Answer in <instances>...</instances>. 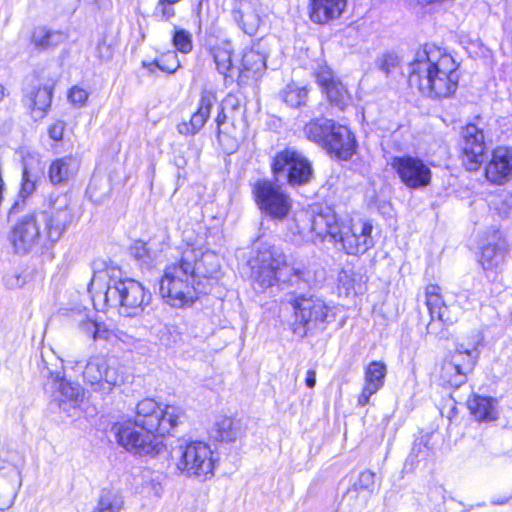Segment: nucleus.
Here are the masks:
<instances>
[{
    "label": "nucleus",
    "instance_id": "nucleus-27",
    "mask_svg": "<svg viewBox=\"0 0 512 512\" xmlns=\"http://www.w3.org/2000/svg\"><path fill=\"white\" fill-rule=\"evenodd\" d=\"M367 277L354 269H342L338 274V289L345 296L362 294Z\"/></svg>",
    "mask_w": 512,
    "mask_h": 512
},
{
    "label": "nucleus",
    "instance_id": "nucleus-16",
    "mask_svg": "<svg viewBox=\"0 0 512 512\" xmlns=\"http://www.w3.org/2000/svg\"><path fill=\"white\" fill-rule=\"evenodd\" d=\"M272 171L276 182L287 181L291 186L305 184L312 177L310 162H273Z\"/></svg>",
    "mask_w": 512,
    "mask_h": 512
},
{
    "label": "nucleus",
    "instance_id": "nucleus-48",
    "mask_svg": "<svg viewBox=\"0 0 512 512\" xmlns=\"http://www.w3.org/2000/svg\"><path fill=\"white\" fill-rule=\"evenodd\" d=\"M274 160H307L306 157L294 147H285L277 152Z\"/></svg>",
    "mask_w": 512,
    "mask_h": 512
},
{
    "label": "nucleus",
    "instance_id": "nucleus-55",
    "mask_svg": "<svg viewBox=\"0 0 512 512\" xmlns=\"http://www.w3.org/2000/svg\"><path fill=\"white\" fill-rule=\"evenodd\" d=\"M491 160H512V147L499 146L495 148Z\"/></svg>",
    "mask_w": 512,
    "mask_h": 512
},
{
    "label": "nucleus",
    "instance_id": "nucleus-47",
    "mask_svg": "<svg viewBox=\"0 0 512 512\" xmlns=\"http://www.w3.org/2000/svg\"><path fill=\"white\" fill-rule=\"evenodd\" d=\"M173 5L174 4L159 0L154 11V16L161 21H168L175 15V10L172 7Z\"/></svg>",
    "mask_w": 512,
    "mask_h": 512
},
{
    "label": "nucleus",
    "instance_id": "nucleus-36",
    "mask_svg": "<svg viewBox=\"0 0 512 512\" xmlns=\"http://www.w3.org/2000/svg\"><path fill=\"white\" fill-rule=\"evenodd\" d=\"M308 90L292 82L281 91L280 97L284 103L292 108H298L307 102Z\"/></svg>",
    "mask_w": 512,
    "mask_h": 512
},
{
    "label": "nucleus",
    "instance_id": "nucleus-8",
    "mask_svg": "<svg viewBox=\"0 0 512 512\" xmlns=\"http://www.w3.org/2000/svg\"><path fill=\"white\" fill-rule=\"evenodd\" d=\"M42 365L43 388L49 395L51 404L67 415H72L83 401L84 389L78 383L67 380L62 367L55 369L50 367L44 356H42Z\"/></svg>",
    "mask_w": 512,
    "mask_h": 512
},
{
    "label": "nucleus",
    "instance_id": "nucleus-28",
    "mask_svg": "<svg viewBox=\"0 0 512 512\" xmlns=\"http://www.w3.org/2000/svg\"><path fill=\"white\" fill-rule=\"evenodd\" d=\"M214 437L219 441L232 442L241 434V423L228 416H220L213 426Z\"/></svg>",
    "mask_w": 512,
    "mask_h": 512
},
{
    "label": "nucleus",
    "instance_id": "nucleus-41",
    "mask_svg": "<svg viewBox=\"0 0 512 512\" xmlns=\"http://www.w3.org/2000/svg\"><path fill=\"white\" fill-rule=\"evenodd\" d=\"M375 486V473L370 470L361 472L357 480L353 483L352 489L355 491L372 492Z\"/></svg>",
    "mask_w": 512,
    "mask_h": 512
},
{
    "label": "nucleus",
    "instance_id": "nucleus-56",
    "mask_svg": "<svg viewBox=\"0 0 512 512\" xmlns=\"http://www.w3.org/2000/svg\"><path fill=\"white\" fill-rule=\"evenodd\" d=\"M226 119H227V111H223V109L221 108V112H219L216 117V124H217V129H218V139L221 143L223 142L222 133L225 135V132L222 131V126L225 124Z\"/></svg>",
    "mask_w": 512,
    "mask_h": 512
},
{
    "label": "nucleus",
    "instance_id": "nucleus-17",
    "mask_svg": "<svg viewBox=\"0 0 512 512\" xmlns=\"http://www.w3.org/2000/svg\"><path fill=\"white\" fill-rule=\"evenodd\" d=\"M215 102L216 96L212 91H202L197 111L188 122L178 124V132L183 135H195L199 132L210 117L211 109Z\"/></svg>",
    "mask_w": 512,
    "mask_h": 512
},
{
    "label": "nucleus",
    "instance_id": "nucleus-35",
    "mask_svg": "<svg viewBox=\"0 0 512 512\" xmlns=\"http://www.w3.org/2000/svg\"><path fill=\"white\" fill-rule=\"evenodd\" d=\"M485 175L488 181L502 184L512 178V162H487Z\"/></svg>",
    "mask_w": 512,
    "mask_h": 512
},
{
    "label": "nucleus",
    "instance_id": "nucleus-20",
    "mask_svg": "<svg viewBox=\"0 0 512 512\" xmlns=\"http://www.w3.org/2000/svg\"><path fill=\"white\" fill-rule=\"evenodd\" d=\"M309 232L312 234L311 240H323L326 236H330L334 241L339 235L341 221H338L335 213L331 210L312 215L309 218Z\"/></svg>",
    "mask_w": 512,
    "mask_h": 512
},
{
    "label": "nucleus",
    "instance_id": "nucleus-61",
    "mask_svg": "<svg viewBox=\"0 0 512 512\" xmlns=\"http://www.w3.org/2000/svg\"><path fill=\"white\" fill-rule=\"evenodd\" d=\"M443 1L444 0H418V2L423 5H428V4H433V3H441Z\"/></svg>",
    "mask_w": 512,
    "mask_h": 512
},
{
    "label": "nucleus",
    "instance_id": "nucleus-23",
    "mask_svg": "<svg viewBox=\"0 0 512 512\" xmlns=\"http://www.w3.org/2000/svg\"><path fill=\"white\" fill-rule=\"evenodd\" d=\"M310 19L317 24H326L338 19L346 10L347 0H310Z\"/></svg>",
    "mask_w": 512,
    "mask_h": 512
},
{
    "label": "nucleus",
    "instance_id": "nucleus-18",
    "mask_svg": "<svg viewBox=\"0 0 512 512\" xmlns=\"http://www.w3.org/2000/svg\"><path fill=\"white\" fill-rule=\"evenodd\" d=\"M387 374V367L381 361H372L364 371V386L358 396V405L365 406L372 395L376 394L383 386Z\"/></svg>",
    "mask_w": 512,
    "mask_h": 512
},
{
    "label": "nucleus",
    "instance_id": "nucleus-26",
    "mask_svg": "<svg viewBox=\"0 0 512 512\" xmlns=\"http://www.w3.org/2000/svg\"><path fill=\"white\" fill-rule=\"evenodd\" d=\"M347 133L348 136L345 137H333V133H330L324 148L330 157H336L339 160H348L352 157L356 148V141L348 127Z\"/></svg>",
    "mask_w": 512,
    "mask_h": 512
},
{
    "label": "nucleus",
    "instance_id": "nucleus-59",
    "mask_svg": "<svg viewBox=\"0 0 512 512\" xmlns=\"http://www.w3.org/2000/svg\"><path fill=\"white\" fill-rule=\"evenodd\" d=\"M305 382L307 387L313 388L316 384V372L313 369H310L306 373Z\"/></svg>",
    "mask_w": 512,
    "mask_h": 512
},
{
    "label": "nucleus",
    "instance_id": "nucleus-63",
    "mask_svg": "<svg viewBox=\"0 0 512 512\" xmlns=\"http://www.w3.org/2000/svg\"><path fill=\"white\" fill-rule=\"evenodd\" d=\"M393 160H398V161H401V160H417L416 158H412V157H407V158H403V157H394Z\"/></svg>",
    "mask_w": 512,
    "mask_h": 512
},
{
    "label": "nucleus",
    "instance_id": "nucleus-54",
    "mask_svg": "<svg viewBox=\"0 0 512 512\" xmlns=\"http://www.w3.org/2000/svg\"><path fill=\"white\" fill-rule=\"evenodd\" d=\"M96 57L100 61H108L112 57V51L108 44L105 41H101L96 46Z\"/></svg>",
    "mask_w": 512,
    "mask_h": 512
},
{
    "label": "nucleus",
    "instance_id": "nucleus-46",
    "mask_svg": "<svg viewBox=\"0 0 512 512\" xmlns=\"http://www.w3.org/2000/svg\"><path fill=\"white\" fill-rule=\"evenodd\" d=\"M88 97L89 93L79 86H73L68 93V100L72 105L77 107L85 106Z\"/></svg>",
    "mask_w": 512,
    "mask_h": 512
},
{
    "label": "nucleus",
    "instance_id": "nucleus-10",
    "mask_svg": "<svg viewBox=\"0 0 512 512\" xmlns=\"http://www.w3.org/2000/svg\"><path fill=\"white\" fill-rule=\"evenodd\" d=\"M280 182L258 180L253 185V195L261 213L275 221L284 220L292 210L293 201Z\"/></svg>",
    "mask_w": 512,
    "mask_h": 512
},
{
    "label": "nucleus",
    "instance_id": "nucleus-34",
    "mask_svg": "<svg viewBox=\"0 0 512 512\" xmlns=\"http://www.w3.org/2000/svg\"><path fill=\"white\" fill-rule=\"evenodd\" d=\"M242 67L239 77L244 73L259 74L266 68V55L258 50L250 49L243 54Z\"/></svg>",
    "mask_w": 512,
    "mask_h": 512
},
{
    "label": "nucleus",
    "instance_id": "nucleus-31",
    "mask_svg": "<svg viewBox=\"0 0 512 512\" xmlns=\"http://www.w3.org/2000/svg\"><path fill=\"white\" fill-rule=\"evenodd\" d=\"M64 33L46 27H36L31 36V43L36 49L47 50L58 46L65 40Z\"/></svg>",
    "mask_w": 512,
    "mask_h": 512
},
{
    "label": "nucleus",
    "instance_id": "nucleus-11",
    "mask_svg": "<svg viewBox=\"0 0 512 512\" xmlns=\"http://www.w3.org/2000/svg\"><path fill=\"white\" fill-rule=\"evenodd\" d=\"M373 225L369 219L350 217L341 220L336 242L349 255H362L374 246Z\"/></svg>",
    "mask_w": 512,
    "mask_h": 512
},
{
    "label": "nucleus",
    "instance_id": "nucleus-25",
    "mask_svg": "<svg viewBox=\"0 0 512 512\" xmlns=\"http://www.w3.org/2000/svg\"><path fill=\"white\" fill-rule=\"evenodd\" d=\"M462 151L467 160H478L486 149L484 133L475 124H468L462 131Z\"/></svg>",
    "mask_w": 512,
    "mask_h": 512
},
{
    "label": "nucleus",
    "instance_id": "nucleus-37",
    "mask_svg": "<svg viewBox=\"0 0 512 512\" xmlns=\"http://www.w3.org/2000/svg\"><path fill=\"white\" fill-rule=\"evenodd\" d=\"M324 92L330 103L340 110H344L350 103L351 97L346 87L340 81L330 83Z\"/></svg>",
    "mask_w": 512,
    "mask_h": 512
},
{
    "label": "nucleus",
    "instance_id": "nucleus-42",
    "mask_svg": "<svg viewBox=\"0 0 512 512\" xmlns=\"http://www.w3.org/2000/svg\"><path fill=\"white\" fill-rule=\"evenodd\" d=\"M376 65L385 75H389L399 65V58L393 53L381 55L376 60Z\"/></svg>",
    "mask_w": 512,
    "mask_h": 512
},
{
    "label": "nucleus",
    "instance_id": "nucleus-12",
    "mask_svg": "<svg viewBox=\"0 0 512 512\" xmlns=\"http://www.w3.org/2000/svg\"><path fill=\"white\" fill-rule=\"evenodd\" d=\"M84 382L97 393L107 395L120 385L122 377L105 356L90 357L82 372Z\"/></svg>",
    "mask_w": 512,
    "mask_h": 512
},
{
    "label": "nucleus",
    "instance_id": "nucleus-39",
    "mask_svg": "<svg viewBox=\"0 0 512 512\" xmlns=\"http://www.w3.org/2000/svg\"><path fill=\"white\" fill-rule=\"evenodd\" d=\"M73 173L69 162H51L49 168V178L53 184H59L66 181Z\"/></svg>",
    "mask_w": 512,
    "mask_h": 512
},
{
    "label": "nucleus",
    "instance_id": "nucleus-3",
    "mask_svg": "<svg viewBox=\"0 0 512 512\" xmlns=\"http://www.w3.org/2000/svg\"><path fill=\"white\" fill-rule=\"evenodd\" d=\"M458 64L444 49L425 45L409 64L408 83L422 95L440 99L454 94L459 82Z\"/></svg>",
    "mask_w": 512,
    "mask_h": 512
},
{
    "label": "nucleus",
    "instance_id": "nucleus-62",
    "mask_svg": "<svg viewBox=\"0 0 512 512\" xmlns=\"http://www.w3.org/2000/svg\"><path fill=\"white\" fill-rule=\"evenodd\" d=\"M469 163V166H467V169L469 170H472V169H476V165L479 163V162H474V161H471V162H468Z\"/></svg>",
    "mask_w": 512,
    "mask_h": 512
},
{
    "label": "nucleus",
    "instance_id": "nucleus-43",
    "mask_svg": "<svg viewBox=\"0 0 512 512\" xmlns=\"http://www.w3.org/2000/svg\"><path fill=\"white\" fill-rule=\"evenodd\" d=\"M37 177L32 175L27 167L23 168L20 196L25 199L36 189Z\"/></svg>",
    "mask_w": 512,
    "mask_h": 512
},
{
    "label": "nucleus",
    "instance_id": "nucleus-45",
    "mask_svg": "<svg viewBox=\"0 0 512 512\" xmlns=\"http://www.w3.org/2000/svg\"><path fill=\"white\" fill-rule=\"evenodd\" d=\"M174 46L182 53H188L192 49L191 36L184 30H178L173 36Z\"/></svg>",
    "mask_w": 512,
    "mask_h": 512
},
{
    "label": "nucleus",
    "instance_id": "nucleus-6",
    "mask_svg": "<svg viewBox=\"0 0 512 512\" xmlns=\"http://www.w3.org/2000/svg\"><path fill=\"white\" fill-rule=\"evenodd\" d=\"M192 250H183L179 261L167 265L159 282V294L173 308L192 306L198 299L195 285L196 264L191 262Z\"/></svg>",
    "mask_w": 512,
    "mask_h": 512
},
{
    "label": "nucleus",
    "instance_id": "nucleus-57",
    "mask_svg": "<svg viewBox=\"0 0 512 512\" xmlns=\"http://www.w3.org/2000/svg\"><path fill=\"white\" fill-rule=\"evenodd\" d=\"M148 487L149 489L151 490V492L153 493V495L157 498H161L162 495H163V486L162 484L156 480V479H151L149 482H148Z\"/></svg>",
    "mask_w": 512,
    "mask_h": 512
},
{
    "label": "nucleus",
    "instance_id": "nucleus-1",
    "mask_svg": "<svg viewBox=\"0 0 512 512\" xmlns=\"http://www.w3.org/2000/svg\"><path fill=\"white\" fill-rule=\"evenodd\" d=\"M185 418L182 407L161 405L154 399L138 402L134 421L117 422L113 431L117 443L130 454L153 459L166 450L163 437L170 434Z\"/></svg>",
    "mask_w": 512,
    "mask_h": 512
},
{
    "label": "nucleus",
    "instance_id": "nucleus-19",
    "mask_svg": "<svg viewBox=\"0 0 512 512\" xmlns=\"http://www.w3.org/2000/svg\"><path fill=\"white\" fill-rule=\"evenodd\" d=\"M54 84L46 83L35 85L25 94V105L30 109L31 115L35 120L45 117L53 97Z\"/></svg>",
    "mask_w": 512,
    "mask_h": 512
},
{
    "label": "nucleus",
    "instance_id": "nucleus-52",
    "mask_svg": "<svg viewBox=\"0 0 512 512\" xmlns=\"http://www.w3.org/2000/svg\"><path fill=\"white\" fill-rule=\"evenodd\" d=\"M239 107H240L239 99L232 94L227 95L223 99L222 104H221V108L223 109V111H227L230 113L238 110Z\"/></svg>",
    "mask_w": 512,
    "mask_h": 512
},
{
    "label": "nucleus",
    "instance_id": "nucleus-5",
    "mask_svg": "<svg viewBox=\"0 0 512 512\" xmlns=\"http://www.w3.org/2000/svg\"><path fill=\"white\" fill-rule=\"evenodd\" d=\"M249 264L251 277L261 289L278 283H287L298 288L308 286L309 273L303 268L287 264L283 252L274 246L260 244Z\"/></svg>",
    "mask_w": 512,
    "mask_h": 512
},
{
    "label": "nucleus",
    "instance_id": "nucleus-60",
    "mask_svg": "<svg viewBox=\"0 0 512 512\" xmlns=\"http://www.w3.org/2000/svg\"><path fill=\"white\" fill-rule=\"evenodd\" d=\"M172 330H173V327L169 326V325H164L163 329L161 330L162 336L160 337V340L163 343H165L166 345H168L169 343L167 341H165L164 335L165 334H171Z\"/></svg>",
    "mask_w": 512,
    "mask_h": 512
},
{
    "label": "nucleus",
    "instance_id": "nucleus-9",
    "mask_svg": "<svg viewBox=\"0 0 512 512\" xmlns=\"http://www.w3.org/2000/svg\"><path fill=\"white\" fill-rule=\"evenodd\" d=\"M288 302L293 307L296 321L302 325L294 330L301 336H305L309 329L333 321L337 314V306L317 297L293 296Z\"/></svg>",
    "mask_w": 512,
    "mask_h": 512
},
{
    "label": "nucleus",
    "instance_id": "nucleus-21",
    "mask_svg": "<svg viewBox=\"0 0 512 512\" xmlns=\"http://www.w3.org/2000/svg\"><path fill=\"white\" fill-rule=\"evenodd\" d=\"M394 168L410 188L423 187L430 182L431 172L424 162H394Z\"/></svg>",
    "mask_w": 512,
    "mask_h": 512
},
{
    "label": "nucleus",
    "instance_id": "nucleus-13",
    "mask_svg": "<svg viewBox=\"0 0 512 512\" xmlns=\"http://www.w3.org/2000/svg\"><path fill=\"white\" fill-rule=\"evenodd\" d=\"M479 352L477 348H466L463 344L444 359L441 365L440 378L444 383L458 388L467 381V375L473 371Z\"/></svg>",
    "mask_w": 512,
    "mask_h": 512
},
{
    "label": "nucleus",
    "instance_id": "nucleus-2",
    "mask_svg": "<svg viewBox=\"0 0 512 512\" xmlns=\"http://www.w3.org/2000/svg\"><path fill=\"white\" fill-rule=\"evenodd\" d=\"M120 274L112 267L94 272L88 286L94 308H113L121 316L137 317L150 305L152 294L141 282Z\"/></svg>",
    "mask_w": 512,
    "mask_h": 512
},
{
    "label": "nucleus",
    "instance_id": "nucleus-50",
    "mask_svg": "<svg viewBox=\"0 0 512 512\" xmlns=\"http://www.w3.org/2000/svg\"><path fill=\"white\" fill-rule=\"evenodd\" d=\"M242 18L243 30L250 35L255 33L259 24V18L252 13L244 14Z\"/></svg>",
    "mask_w": 512,
    "mask_h": 512
},
{
    "label": "nucleus",
    "instance_id": "nucleus-58",
    "mask_svg": "<svg viewBox=\"0 0 512 512\" xmlns=\"http://www.w3.org/2000/svg\"><path fill=\"white\" fill-rule=\"evenodd\" d=\"M148 251L146 248V244L142 242H137L133 247V254L138 259H143L147 255Z\"/></svg>",
    "mask_w": 512,
    "mask_h": 512
},
{
    "label": "nucleus",
    "instance_id": "nucleus-51",
    "mask_svg": "<svg viewBox=\"0 0 512 512\" xmlns=\"http://www.w3.org/2000/svg\"><path fill=\"white\" fill-rule=\"evenodd\" d=\"M65 127L66 123L64 121H56L48 129L49 137L56 142L61 141L63 138Z\"/></svg>",
    "mask_w": 512,
    "mask_h": 512
},
{
    "label": "nucleus",
    "instance_id": "nucleus-38",
    "mask_svg": "<svg viewBox=\"0 0 512 512\" xmlns=\"http://www.w3.org/2000/svg\"><path fill=\"white\" fill-rule=\"evenodd\" d=\"M504 261V251L495 245H487L482 249L480 263L484 270L497 268Z\"/></svg>",
    "mask_w": 512,
    "mask_h": 512
},
{
    "label": "nucleus",
    "instance_id": "nucleus-33",
    "mask_svg": "<svg viewBox=\"0 0 512 512\" xmlns=\"http://www.w3.org/2000/svg\"><path fill=\"white\" fill-rule=\"evenodd\" d=\"M79 328L86 336L93 340L111 341L116 337L115 332L107 328L105 324L98 323L90 318L80 321Z\"/></svg>",
    "mask_w": 512,
    "mask_h": 512
},
{
    "label": "nucleus",
    "instance_id": "nucleus-4",
    "mask_svg": "<svg viewBox=\"0 0 512 512\" xmlns=\"http://www.w3.org/2000/svg\"><path fill=\"white\" fill-rule=\"evenodd\" d=\"M66 195L51 201L49 211L26 215L13 226L9 239L18 253H27L58 241L72 220Z\"/></svg>",
    "mask_w": 512,
    "mask_h": 512
},
{
    "label": "nucleus",
    "instance_id": "nucleus-32",
    "mask_svg": "<svg viewBox=\"0 0 512 512\" xmlns=\"http://www.w3.org/2000/svg\"><path fill=\"white\" fill-rule=\"evenodd\" d=\"M124 508L123 496L115 490L101 491L96 506L90 512H121Z\"/></svg>",
    "mask_w": 512,
    "mask_h": 512
},
{
    "label": "nucleus",
    "instance_id": "nucleus-7",
    "mask_svg": "<svg viewBox=\"0 0 512 512\" xmlns=\"http://www.w3.org/2000/svg\"><path fill=\"white\" fill-rule=\"evenodd\" d=\"M172 461L179 474L204 482L214 477L219 455L205 441L185 440L174 448Z\"/></svg>",
    "mask_w": 512,
    "mask_h": 512
},
{
    "label": "nucleus",
    "instance_id": "nucleus-44",
    "mask_svg": "<svg viewBox=\"0 0 512 512\" xmlns=\"http://www.w3.org/2000/svg\"><path fill=\"white\" fill-rule=\"evenodd\" d=\"M155 65L167 73H174L180 66L177 55L174 52L162 56L159 60L155 61Z\"/></svg>",
    "mask_w": 512,
    "mask_h": 512
},
{
    "label": "nucleus",
    "instance_id": "nucleus-30",
    "mask_svg": "<svg viewBox=\"0 0 512 512\" xmlns=\"http://www.w3.org/2000/svg\"><path fill=\"white\" fill-rule=\"evenodd\" d=\"M426 306L430 313L431 321L427 325V332L429 334L438 335L439 330L437 322L435 321V315L437 311L441 309V306L445 305V302L441 295V289L437 285H428L425 291Z\"/></svg>",
    "mask_w": 512,
    "mask_h": 512
},
{
    "label": "nucleus",
    "instance_id": "nucleus-29",
    "mask_svg": "<svg viewBox=\"0 0 512 512\" xmlns=\"http://www.w3.org/2000/svg\"><path fill=\"white\" fill-rule=\"evenodd\" d=\"M216 69L225 78V82L231 77L229 72L233 69V48L230 42H221L215 45L211 50Z\"/></svg>",
    "mask_w": 512,
    "mask_h": 512
},
{
    "label": "nucleus",
    "instance_id": "nucleus-53",
    "mask_svg": "<svg viewBox=\"0 0 512 512\" xmlns=\"http://www.w3.org/2000/svg\"><path fill=\"white\" fill-rule=\"evenodd\" d=\"M317 83L322 87L323 91L326 90V87L330 85V83L336 82L332 76V72L330 70H321L316 75Z\"/></svg>",
    "mask_w": 512,
    "mask_h": 512
},
{
    "label": "nucleus",
    "instance_id": "nucleus-40",
    "mask_svg": "<svg viewBox=\"0 0 512 512\" xmlns=\"http://www.w3.org/2000/svg\"><path fill=\"white\" fill-rule=\"evenodd\" d=\"M458 319V316L455 312H453V308L448 305L441 306V309L437 311L435 315V321L437 322V327L439 333L442 331L443 326H449L455 323Z\"/></svg>",
    "mask_w": 512,
    "mask_h": 512
},
{
    "label": "nucleus",
    "instance_id": "nucleus-14",
    "mask_svg": "<svg viewBox=\"0 0 512 512\" xmlns=\"http://www.w3.org/2000/svg\"><path fill=\"white\" fill-rule=\"evenodd\" d=\"M183 250H192L191 262L197 266L196 275L212 278L218 273L219 257L207 248L205 234L186 231Z\"/></svg>",
    "mask_w": 512,
    "mask_h": 512
},
{
    "label": "nucleus",
    "instance_id": "nucleus-22",
    "mask_svg": "<svg viewBox=\"0 0 512 512\" xmlns=\"http://www.w3.org/2000/svg\"><path fill=\"white\" fill-rule=\"evenodd\" d=\"M304 131L308 139L320 144L323 148L326 146V140L330 133H333L334 137L348 136L347 126L336 124L330 119L311 121L305 126Z\"/></svg>",
    "mask_w": 512,
    "mask_h": 512
},
{
    "label": "nucleus",
    "instance_id": "nucleus-64",
    "mask_svg": "<svg viewBox=\"0 0 512 512\" xmlns=\"http://www.w3.org/2000/svg\"><path fill=\"white\" fill-rule=\"evenodd\" d=\"M507 501H508V499H502V500H496V501H493V503H495V504H500V505H501V504H505V503H507Z\"/></svg>",
    "mask_w": 512,
    "mask_h": 512
},
{
    "label": "nucleus",
    "instance_id": "nucleus-24",
    "mask_svg": "<svg viewBox=\"0 0 512 512\" xmlns=\"http://www.w3.org/2000/svg\"><path fill=\"white\" fill-rule=\"evenodd\" d=\"M467 406L479 422H493L499 418L498 400L493 397L473 394L468 399Z\"/></svg>",
    "mask_w": 512,
    "mask_h": 512
},
{
    "label": "nucleus",
    "instance_id": "nucleus-15",
    "mask_svg": "<svg viewBox=\"0 0 512 512\" xmlns=\"http://www.w3.org/2000/svg\"><path fill=\"white\" fill-rule=\"evenodd\" d=\"M0 458V510L9 509L22 486L20 460Z\"/></svg>",
    "mask_w": 512,
    "mask_h": 512
},
{
    "label": "nucleus",
    "instance_id": "nucleus-49",
    "mask_svg": "<svg viewBox=\"0 0 512 512\" xmlns=\"http://www.w3.org/2000/svg\"><path fill=\"white\" fill-rule=\"evenodd\" d=\"M429 436L425 435L418 438L413 445L412 453L416 457L424 458L428 455L430 447H428Z\"/></svg>",
    "mask_w": 512,
    "mask_h": 512
}]
</instances>
